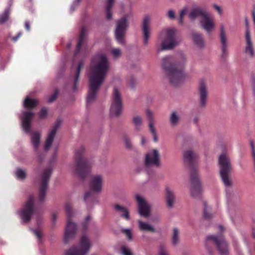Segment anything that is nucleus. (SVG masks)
I'll list each match as a JSON object with an SVG mask.
<instances>
[{"label":"nucleus","instance_id":"nucleus-18","mask_svg":"<svg viewBox=\"0 0 255 255\" xmlns=\"http://www.w3.org/2000/svg\"><path fill=\"white\" fill-rule=\"evenodd\" d=\"M34 113L29 111H23L20 117L21 127L26 133L30 132L31 129L32 120Z\"/></svg>","mask_w":255,"mask_h":255},{"label":"nucleus","instance_id":"nucleus-6","mask_svg":"<svg viewBox=\"0 0 255 255\" xmlns=\"http://www.w3.org/2000/svg\"><path fill=\"white\" fill-rule=\"evenodd\" d=\"M65 210L68 218L74 215L72 206L70 203L67 202L65 204ZM77 230V227L75 223L72 222L70 219L67 220L64 236V243L68 244L75 237Z\"/></svg>","mask_w":255,"mask_h":255},{"label":"nucleus","instance_id":"nucleus-48","mask_svg":"<svg viewBox=\"0 0 255 255\" xmlns=\"http://www.w3.org/2000/svg\"><path fill=\"white\" fill-rule=\"evenodd\" d=\"M121 253L123 255H132L130 249L126 246L121 247Z\"/></svg>","mask_w":255,"mask_h":255},{"label":"nucleus","instance_id":"nucleus-23","mask_svg":"<svg viewBox=\"0 0 255 255\" xmlns=\"http://www.w3.org/2000/svg\"><path fill=\"white\" fill-rule=\"evenodd\" d=\"M245 42L246 45L244 49V52L248 57L253 58L255 55V50L251 34H249L248 32L245 34Z\"/></svg>","mask_w":255,"mask_h":255},{"label":"nucleus","instance_id":"nucleus-17","mask_svg":"<svg viewBox=\"0 0 255 255\" xmlns=\"http://www.w3.org/2000/svg\"><path fill=\"white\" fill-rule=\"evenodd\" d=\"M207 85L203 81H201L198 87L199 105L201 108H205L208 98V92Z\"/></svg>","mask_w":255,"mask_h":255},{"label":"nucleus","instance_id":"nucleus-45","mask_svg":"<svg viewBox=\"0 0 255 255\" xmlns=\"http://www.w3.org/2000/svg\"><path fill=\"white\" fill-rule=\"evenodd\" d=\"M121 232L125 234L128 240L131 241L132 239V235L131 233V230L130 229H122Z\"/></svg>","mask_w":255,"mask_h":255},{"label":"nucleus","instance_id":"nucleus-32","mask_svg":"<svg viewBox=\"0 0 255 255\" xmlns=\"http://www.w3.org/2000/svg\"><path fill=\"white\" fill-rule=\"evenodd\" d=\"M87 33V29L85 27H82L81 31L80 36L76 46V50L75 53V57L79 53L80 50L81 45L83 42L84 37Z\"/></svg>","mask_w":255,"mask_h":255},{"label":"nucleus","instance_id":"nucleus-30","mask_svg":"<svg viewBox=\"0 0 255 255\" xmlns=\"http://www.w3.org/2000/svg\"><path fill=\"white\" fill-rule=\"evenodd\" d=\"M181 118L179 113L176 111L171 112L169 118V122L172 127L177 126L180 122Z\"/></svg>","mask_w":255,"mask_h":255},{"label":"nucleus","instance_id":"nucleus-12","mask_svg":"<svg viewBox=\"0 0 255 255\" xmlns=\"http://www.w3.org/2000/svg\"><path fill=\"white\" fill-rule=\"evenodd\" d=\"M208 241H213L216 245L220 255H228L229 254L228 245L223 236H209L207 238Z\"/></svg>","mask_w":255,"mask_h":255},{"label":"nucleus","instance_id":"nucleus-47","mask_svg":"<svg viewBox=\"0 0 255 255\" xmlns=\"http://www.w3.org/2000/svg\"><path fill=\"white\" fill-rule=\"evenodd\" d=\"M111 54L115 58H119L122 55V51L120 48H114L111 50Z\"/></svg>","mask_w":255,"mask_h":255},{"label":"nucleus","instance_id":"nucleus-1","mask_svg":"<svg viewBox=\"0 0 255 255\" xmlns=\"http://www.w3.org/2000/svg\"><path fill=\"white\" fill-rule=\"evenodd\" d=\"M110 68V63L106 54L98 53L93 57L90 64L87 105L90 104L96 99L98 92L104 83Z\"/></svg>","mask_w":255,"mask_h":255},{"label":"nucleus","instance_id":"nucleus-24","mask_svg":"<svg viewBox=\"0 0 255 255\" xmlns=\"http://www.w3.org/2000/svg\"><path fill=\"white\" fill-rule=\"evenodd\" d=\"M207 14L206 10L200 6H195L192 8L188 15L189 18L192 20H195L199 16H201L203 19Z\"/></svg>","mask_w":255,"mask_h":255},{"label":"nucleus","instance_id":"nucleus-53","mask_svg":"<svg viewBox=\"0 0 255 255\" xmlns=\"http://www.w3.org/2000/svg\"><path fill=\"white\" fill-rule=\"evenodd\" d=\"M167 16L169 18L171 19H174L175 18V12L172 9H170L167 11Z\"/></svg>","mask_w":255,"mask_h":255},{"label":"nucleus","instance_id":"nucleus-31","mask_svg":"<svg viewBox=\"0 0 255 255\" xmlns=\"http://www.w3.org/2000/svg\"><path fill=\"white\" fill-rule=\"evenodd\" d=\"M41 133L40 132L36 131L32 132L31 135V143L35 150H37L38 148L40 142Z\"/></svg>","mask_w":255,"mask_h":255},{"label":"nucleus","instance_id":"nucleus-5","mask_svg":"<svg viewBox=\"0 0 255 255\" xmlns=\"http://www.w3.org/2000/svg\"><path fill=\"white\" fill-rule=\"evenodd\" d=\"M52 174L51 167H47L42 170L36 179V182L39 186L38 199L39 202L44 201L46 193L48 190V183Z\"/></svg>","mask_w":255,"mask_h":255},{"label":"nucleus","instance_id":"nucleus-40","mask_svg":"<svg viewBox=\"0 0 255 255\" xmlns=\"http://www.w3.org/2000/svg\"><path fill=\"white\" fill-rule=\"evenodd\" d=\"M203 215L204 218L208 220L213 217V215L210 213V208L207 206L206 203H204Z\"/></svg>","mask_w":255,"mask_h":255},{"label":"nucleus","instance_id":"nucleus-57","mask_svg":"<svg viewBox=\"0 0 255 255\" xmlns=\"http://www.w3.org/2000/svg\"><path fill=\"white\" fill-rule=\"evenodd\" d=\"M213 6L215 9H216L218 11V13L220 15L222 14V9L219 5L214 4L213 5Z\"/></svg>","mask_w":255,"mask_h":255},{"label":"nucleus","instance_id":"nucleus-60","mask_svg":"<svg viewBox=\"0 0 255 255\" xmlns=\"http://www.w3.org/2000/svg\"><path fill=\"white\" fill-rule=\"evenodd\" d=\"M21 34L22 33L21 32H18L15 36L12 37V40L14 41H16L18 38L21 36Z\"/></svg>","mask_w":255,"mask_h":255},{"label":"nucleus","instance_id":"nucleus-15","mask_svg":"<svg viewBox=\"0 0 255 255\" xmlns=\"http://www.w3.org/2000/svg\"><path fill=\"white\" fill-rule=\"evenodd\" d=\"M219 38L222 51L221 57L222 58H225L228 55L229 42L226 31L223 24H221L220 26Z\"/></svg>","mask_w":255,"mask_h":255},{"label":"nucleus","instance_id":"nucleus-35","mask_svg":"<svg viewBox=\"0 0 255 255\" xmlns=\"http://www.w3.org/2000/svg\"><path fill=\"white\" fill-rule=\"evenodd\" d=\"M132 123L136 131H139L141 129L143 125V120L140 116H134L132 118Z\"/></svg>","mask_w":255,"mask_h":255},{"label":"nucleus","instance_id":"nucleus-27","mask_svg":"<svg viewBox=\"0 0 255 255\" xmlns=\"http://www.w3.org/2000/svg\"><path fill=\"white\" fill-rule=\"evenodd\" d=\"M197 157V154L191 149L187 150L183 153L184 162L189 164L193 163Z\"/></svg>","mask_w":255,"mask_h":255},{"label":"nucleus","instance_id":"nucleus-43","mask_svg":"<svg viewBox=\"0 0 255 255\" xmlns=\"http://www.w3.org/2000/svg\"><path fill=\"white\" fill-rule=\"evenodd\" d=\"M9 9H5L3 13L0 15V23H3L6 21L9 17Z\"/></svg>","mask_w":255,"mask_h":255},{"label":"nucleus","instance_id":"nucleus-59","mask_svg":"<svg viewBox=\"0 0 255 255\" xmlns=\"http://www.w3.org/2000/svg\"><path fill=\"white\" fill-rule=\"evenodd\" d=\"M57 217H58V213L56 212H54L52 215V219L54 224L55 223V222L56 221V219H57Z\"/></svg>","mask_w":255,"mask_h":255},{"label":"nucleus","instance_id":"nucleus-49","mask_svg":"<svg viewBox=\"0 0 255 255\" xmlns=\"http://www.w3.org/2000/svg\"><path fill=\"white\" fill-rule=\"evenodd\" d=\"M150 131L151 132L153 135V140L155 142H157L158 140V137L156 134V131L154 126L149 127Z\"/></svg>","mask_w":255,"mask_h":255},{"label":"nucleus","instance_id":"nucleus-11","mask_svg":"<svg viewBox=\"0 0 255 255\" xmlns=\"http://www.w3.org/2000/svg\"><path fill=\"white\" fill-rule=\"evenodd\" d=\"M202 191L199 177L196 170L192 169L190 176V194L194 198L199 197Z\"/></svg>","mask_w":255,"mask_h":255},{"label":"nucleus","instance_id":"nucleus-33","mask_svg":"<svg viewBox=\"0 0 255 255\" xmlns=\"http://www.w3.org/2000/svg\"><path fill=\"white\" fill-rule=\"evenodd\" d=\"M138 227L141 231H150L155 232V229L151 225L141 221H138Z\"/></svg>","mask_w":255,"mask_h":255},{"label":"nucleus","instance_id":"nucleus-38","mask_svg":"<svg viewBox=\"0 0 255 255\" xmlns=\"http://www.w3.org/2000/svg\"><path fill=\"white\" fill-rule=\"evenodd\" d=\"M122 139L124 142L126 148L131 150L132 148V144L130 137L127 134H124Z\"/></svg>","mask_w":255,"mask_h":255},{"label":"nucleus","instance_id":"nucleus-7","mask_svg":"<svg viewBox=\"0 0 255 255\" xmlns=\"http://www.w3.org/2000/svg\"><path fill=\"white\" fill-rule=\"evenodd\" d=\"M176 31V29L174 28H169L164 29L161 32V34L165 33V38L162 41L160 46L158 44H156V51L157 52L165 50L171 49L178 44L174 37Z\"/></svg>","mask_w":255,"mask_h":255},{"label":"nucleus","instance_id":"nucleus-64","mask_svg":"<svg viewBox=\"0 0 255 255\" xmlns=\"http://www.w3.org/2000/svg\"><path fill=\"white\" fill-rule=\"evenodd\" d=\"M252 156L253 158V162L255 161V150H252Z\"/></svg>","mask_w":255,"mask_h":255},{"label":"nucleus","instance_id":"nucleus-4","mask_svg":"<svg viewBox=\"0 0 255 255\" xmlns=\"http://www.w3.org/2000/svg\"><path fill=\"white\" fill-rule=\"evenodd\" d=\"M220 176L224 185L226 187H231L233 182L231 178L232 164L229 157L224 153H222L218 158Z\"/></svg>","mask_w":255,"mask_h":255},{"label":"nucleus","instance_id":"nucleus-51","mask_svg":"<svg viewBox=\"0 0 255 255\" xmlns=\"http://www.w3.org/2000/svg\"><path fill=\"white\" fill-rule=\"evenodd\" d=\"M91 219V217L88 215L86 217L85 221L82 223V227L84 230H86L88 227V224Z\"/></svg>","mask_w":255,"mask_h":255},{"label":"nucleus","instance_id":"nucleus-26","mask_svg":"<svg viewBox=\"0 0 255 255\" xmlns=\"http://www.w3.org/2000/svg\"><path fill=\"white\" fill-rule=\"evenodd\" d=\"M114 209L120 214L122 218L126 220H129L130 219L129 211L127 207L119 204H115L114 206Z\"/></svg>","mask_w":255,"mask_h":255},{"label":"nucleus","instance_id":"nucleus-29","mask_svg":"<svg viewBox=\"0 0 255 255\" xmlns=\"http://www.w3.org/2000/svg\"><path fill=\"white\" fill-rule=\"evenodd\" d=\"M166 200L167 206L171 208L173 207L175 201V196L174 193L170 189L167 187L166 188Z\"/></svg>","mask_w":255,"mask_h":255},{"label":"nucleus","instance_id":"nucleus-13","mask_svg":"<svg viewBox=\"0 0 255 255\" xmlns=\"http://www.w3.org/2000/svg\"><path fill=\"white\" fill-rule=\"evenodd\" d=\"M145 165L147 167L160 165V154L157 149L148 151L145 155Z\"/></svg>","mask_w":255,"mask_h":255},{"label":"nucleus","instance_id":"nucleus-63","mask_svg":"<svg viewBox=\"0 0 255 255\" xmlns=\"http://www.w3.org/2000/svg\"><path fill=\"white\" fill-rule=\"evenodd\" d=\"M25 27L27 31L30 30V24L28 21H26L25 22Z\"/></svg>","mask_w":255,"mask_h":255},{"label":"nucleus","instance_id":"nucleus-16","mask_svg":"<svg viewBox=\"0 0 255 255\" xmlns=\"http://www.w3.org/2000/svg\"><path fill=\"white\" fill-rule=\"evenodd\" d=\"M135 198L138 204L139 214L141 216L146 218L149 217L150 212V206L149 204L142 196L139 194H136Z\"/></svg>","mask_w":255,"mask_h":255},{"label":"nucleus","instance_id":"nucleus-46","mask_svg":"<svg viewBox=\"0 0 255 255\" xmlns=\"http://www.w3.org/2000/svg\"><path fill=\"white\" fill-rule=\"evenodd\" d=\"M75 248H71L67 250L64 255H81Z\"/></svg>","mask_w":255,"mask_h":255},{"label":"nucleus","instance_id":"nucleus-2","mask_svg":"<svg viewBox=\"0 0 255 255\" xmlns=\"http://www.w3.org/2000/svg\"><path fill=\"white\" fill-rule=\"evenodd\" d=\"M186 61V57L182 55L179 56L176 62L174 57L171 55L166 56L162 59V68L173 86L182 84L188 78V75L184 71Z\"/></svg>","mask_w":255,"mask_h":255},{"label":"nucleus","instance_id":"nucleus-8","mask_svg":"<svg viewBox=\"0 0 255 255\" xmlns=\"http://www.w3.org/2000/svg\"><path fill=\"white\" fill-rule=\"evenodd\" d=\"M131 14L124 15L122 18L117 21L116 28L115 30V37L119 43L125 44L124 36L126 31L129 26L128 18L130 17Z\"/></svg>","mask_w":255,"mask_h":255},{"label":"nucleus","instance_id":"nucleus-55","mask_svg":"<svg viewBox=\"0 0 255 255\" xmlns=\"http://www.w3.org/2000/svg\"><path fill=\"white\" fill-rule=\"evenodd\" d=\"M159 255H168L167 253L165 251V247L163 245H160L159 247Z\"/></svg>","mask_w":255,"mask_h":255},{"label":"nucleus","instance_id":"nucleus-28","mask_svg":"<svg viewBox=\"0 0 255 255\" xmlns=\"http://www.w3.org/2000/svg\"><path fill=\"white\" fill-rule=\"evenodd\" d=\"M84 62L83 60H81L79 62L77 67L76 68L75 71V76L73 78V85L72 87V90L73 92H75L77 90V85L78 83V80L79 78L80 70L84 66Z\"/></svg>","mask_w":255,"mask_h":255},{"label":"nucleus","instance_id":"nucleus-3","mask_svg":"<svg viewBox=\"0 0 255 255\" xmlns=\"http://www.w3.org/2000/svg\"><path fill=\"white\" fill-rule=\"evenodd\" d=\"M85 148L81 146L75 151L74 162L70 166L71 170L80 178L84 179L89 172L91 163L85 158Z\"/></svg>","mask_w":255,"mask_h":255},{"label":"nucleus","instance_id":"nucleus-39","mask_svg":"<svg viewBox=\"0 0 255 255\" xmlns=\"http://www.w3.org/2000/svg\"><path fill=\"white\" fill-rule=\"evenodd\" d=\"M179 242V231L176 228L173 229L172 237V243L174 246L177 245Z\"/></svg>","mask_w":255,"mask_h":255},{"label":"nucleus","instance_id":"nucleus-61","mask_svg":"<svg viewBox=\"0 0 255 255\" xmlns=\"http://www.w3.org/2000/svg\"><path fill=\"white\" fill-rule=\"evenodd\" d=\"M250 144L251 147V149L252 150H255V145H254V142L253 140H250Z\"/></svg>","mask_w":255,"mask_h":255},{"label":"nucleus","instance_id":"nucleus-62","mask_svg":"<svg viewBox=\"0 0 255 255\" xmlns=\"http://www.w3.org/2000/svg\"><path fill=\"white\" fill-rule=\"evenodd\" d=\"M146 140H147L145 137H144V136H142L141 137V144L142 145H144L145 144V143H146Z\"/></svg>","mask_w":255,"mask_h":255},{"label":"nucleus","instance_id":"nucleus-9","mask_svg":"<svg viewBox=\"0 0 255 255\" xmlns=\"http://www.w3.org/2000/svg\"><path fill=\"white\" fill-rule=\"evenodd\" d=\"M34 203V197L30 195L23 207L18 211V214L23 222L28 223L31 220L35 210Z\"/></svg>","mask_w":255,"mask_h":255},{"label":"nucleus","instance_id":"nucleus-21","mask_svg":"<svg viewBox=\"0 0 255 255\" xmlns=\"http://www.w3.org/2000/svg\"><path fill=\"white\" fill-rule=\"evenodd\" d=\"M60 124L61 121L59 120H57L55 126L48 133L44 144V148L45 150H48L51 147L56 135L57 130L60 127Z\"/></svg>","mask_w":255,"mask_h":255},{"label":"nucleus","instance_id":"nucleus-25","mask_svg":"<svg viewBox=\"0 0 255 255\" xmlns=\"http://www.w3.org/2000/svg\"><path fill=\"white\" fill-rule=\"evenodd\" d=\"M192 38L194 44L197 47L200 49L205 47V42L202 34L195 32H193Z\"/></svg>","mask_w":255,"mask_h":255},{"label":"nucleus","instance_id":"nucleus-44","mask_svg":"<svg viewBox=\"0 0 255 255\" xmlns=\"http://www.w3.org/2000/svg\"><path fill=\"white\" fill-rule=\"evenodd\" d=\"M94 198V195L91 191L86 192L84 196V200L86 204L93 201Z\"/></svg>","mask_w":255,"mask_h":255},{"label":"nucleus","instance_id":"nucleus-52","mask_svg":"<svg viewBox=\"0 0 255 255\" xmlns=\"http://www.w3.org/2000/svg\"><path fill=\"white\" fill-rule=\"evenodd\" d=\"M47 109L46 108H42L39 113V117L41 119L44 118L47 114Z\"/></svg>","mask_w":255,"mask_h":255},{"label":"nucleus","instance_id":"nucleus-50","mask_svg":"<svg viewBox=\"0 0 255 255\" xmlns=\"http://www.w3.org/2000/svg\"><path fill=\"white\" fill-rule=\"evenodd\" d=\"M59 93V91L57 89L55 90L54 93L51 95L49 98L48 99L47 102L48 103H52L57 98Z\"/></svg>","mask_w":255,"mask_h":255},{"label":"nucleus","instance_id":"nucleus-36","mask_svg":"<svg viewBox=\"0 0 255 255\" xmlns=\"http://www.w3.org/2000/svg\"><path fill=\"white\" fill-rule=\"evenodd\" d=\"M115 0H108L107 2L106 7V18L108 20L111 19L112 18V13L111 12V8L114 3Z\"/></svg>","mask_w":255,"mask_h":255},{"label":"nucleus","instance_id":"nucleus-20","mask_svg":"<svg viewBox=\"0 0 255 255\" xmlns=\"http://www.w3.org/2000/svg\"><path fill=\"white\" fill-rule=\"evenodd\" d=\"M151 18L149 15L144 17L142 22V31L143 37V44L147 45L148 43V39L150 34Z\"/></svg>","mask_w":255,"mask_h":255},{"label":"nucleus","instance_id":"nucleus-42","mask_svg":"<svg viewBox=\"0 0 255 255\" xmlns=\"http://www.w3.org/2000/svg\"><path fill=\"white\" fill-rule=\"evenodd\" d=\"M147 119L148 120V127L154 126V120L153 117L152 113L149 110H146V112Z\"/></svg>","mask_w":255,"mask_h":255},{"label":"nucleus","instance_id":"nucleus-34","mask_svg":"<svg viewBox=\"0 0 255 255\" xmlns=\"http://www.w3.org/2000/svg\"><path fill=\"white\" fill-rule=\"evenodd\" d=\"M38 104V102L37 100L27 97L24 101L23 106L27 109H32L36 107Z\"/></svg>","mask_w":255,"mask_h":255},{"label":"nucleus","instance_id":"nucleus-14","mask_svg":"<svg viewBox=\"0 0 255 255\" xmlns=\"http://www.w3.org/2000/svg\"><path fill=\"white\" fill-rule=\"evenodd\" d=\"M104 177L101 174H96L90 178L89 186L91 190L96 193H100L103 189Z\"/></svg>","mask_w":255,"mask_h":255},{"label":"nucleus","instance_id":"nucleus-56","mask_svg":"<svg viewBox=\"0 0 255 255\" xmlns=\"http://www.w3.org/2000/svg\"><path fill=\"white\" fill-rule=\"evenodd\" d=\"M33 234L37 237L39 239H40L42 237V234L40 231L38 229H34L32 230Z\"/></svg>","mask_w":255,"mask_h":255},{"label":"nucleus","instance_id":"nucleus-58","mask_svg":"<svg viewBox=\"0 0 255 255\" xmlns=\"http://www.w3.org/2000/svg\"><path fill=\"white\" fill-rule=\"evenodd\" d=\"M245 23H246V27L245 34H246L247 33V32H248L249 34H251L250 32V29H249V22H248L247 18H246V19H245Z\"/></svg>","mask_w":255,"mask_h":255},{"label":"nucleus","instance_id":"nucleus-37","mask_svg":"<svg viewBox=\"0 0 255 255\" xmlns=\"http://www.w3.org/2000/svg\"><path fill=\"white\" fill-rule=\"evenodd\" d=\"M16 177L19 180H23L26 177V171L21 168H17L15 171Z\"/></svg>","mask_w":255,"mask_h":255},{"label":"nucleus","instance_id":"nucleus-19","mask_svg":"<svg viewBox=\"0 0 255 255\" xmlns=\"http://www.w3.org/2000/svg\"><path fill=\"white\" fill-rule=\"evenodd\" d=\"M92 247V243L89 238L85 234L83 235L80 238L79 241V247L75 248L81 255H86Z\"/></svg>","mask_w":255,"mask_h":255},{"label":"nucleus","instance_id":"nucleus-10","mask_svg":"<svg viewBox=\"0 0 255 255\" xmlns=\"http://www.w3.org/2000/svg\"><path fill=\"white\" fill-rule=\"evenodd\" d=\"M123 103L119 90L115 87L113 91L110 115L112 117H118L122 113Z\"/></svg>","mask_w":255,"mask_h":255},{"label":"nucleus","instance_id":"nucleus-41","mask_svg":"<svg viewBox=\"0 0 255 255\" xmlns=\"http://www.w3.org/2000/svg\"><path fill=\"white\" fill-rule=\"evenodd\" d=\"M188 8L187 6L184 7L180 11L179 17V23L181 25L183 24V17L187 13Z\"/></svg>","mask_w":255,"mask_h":255},{"label":"nucleus","instance_id":"nucleus-54","mask_svg":"<svg viewBox=\"0 0 255 255\" xmlns=\"http://www.w3.org/2000/svg\"><path fill=\"white\" fill-rule=\"evenodd\" d=\"M80 0H75L70 7V11H73L75 8L79 5Z\"/></svg>","mask_w":255,"mask_h":255},{"label":"nucleus","instance_id":"nucleus-22","mask_svg":"<svg viewBox=\"0 0 255 255\" xmlns=\"http://www.w3.org/2000/svg\"><path fill=\"white\" fill-rule=\"evenodd\" d=\"M201 27L208 33H210L214 30L215 25L214 20L207 14L203 19L200 21Z\"/></svg>","mask_w":255,"mask_h":255}]
</instances>
